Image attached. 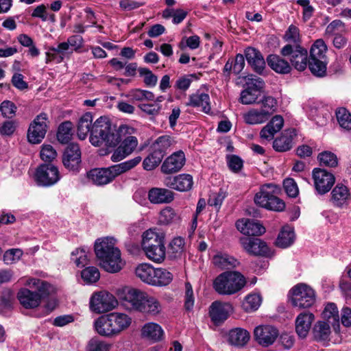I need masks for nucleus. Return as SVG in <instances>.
<instances>
[{"label":"nucleus","mask_w":351,"mask_h":351,"mask_svg":"<svg viewBox=\"0 0 351 351\" xmlns=\"http://www.w3.org/2000/svg\"><path fill=\"white\" fill-rule=\"evenodd\" d=\"M81 162V151L77 143H71L65 149L62 163L70 171H77Z\"/></svg>","instance_id":"21"},{"label":"nucleus","mask_w":351,"mask_h":351,"mask_svg":"<svg viewBox=\"0 0 351 351\" xmlns=\"http://www.w3.org/2000/svg\"><path fill=\"white\" fill-rule=\"evenodd\" d=\"M232 311L233 307L230 302L215 301L210 306L209 314L212 322L219 325L228 319Z\"/></svg>","instance_id":"19"},{"label":"nucleus","mask_w":351,"mask_h":351,"mask_svg":"<svg viewBox=\"0 0 351 351\" xmlns=\"http://www.w3.org/2000/svg\"><path fill=\"white\" fill-rule=\"evenodd\" d=\"M271 117V112L266 109H251L243 114L245 123L248 125L262 124L266 122Z\"/></svg>","instance_id":"29"},{"label":"nucleus","mask_w":351,"mask_h":351,"mask_svg":"<svg viewBox=\"0 0 351 351\" xmlns=\"http://www.w3.org/2000/svg\"><path fill=\"white\" fill-rule=\"evenodd\" d=\"M268 66L275 72L280 74H287L291 71V66L285 60L276 54H270L267 57Z\"/></svg>","instance_id":"30"},{"label":"nucleus","mask_w":351,"mask_h":351,"mask_svg":"<svg viewBox=\"0 0 351 351\" xmlns=\"http://www.w3.org/2000/svg\"><path fill=\"white\" fill-rule=\"evenodd\" d=\"M236 84L243 88H263L265 83L261 77L254 74H248L244 76H239Z\"/></svg>","instance_id":"41"},{"label":"nucleus","mask_w":351,"mask_h":351,"mask_svg":"<svg viewBox=\"0 0 351 351\" xmlns=\"http://www.w3.org/2000/svg\"><path fill=\"white\" fill-rule=\"evenodd\" d=\"M81 276L84 282L92 284L99 279L100 274L97 267H88L82 270Z\"/></svg>","instance_id":"55"},{"label":"nucleus","mask_w":351,"mask_h":351,"mask_svg":"<svg viewBox=\"0 0 351 351\" xmlns=\"http://www.w3.org/2000/svg\"><path fill=\"white\" fill-rule=\"evenodd\" d=\"M132 318L123 313L113 312L99 316L94 322L95 331L101 336L114 337L129 328Z\"/></svg>","instance_id":"3"},{"label":"nucleus","mask_w":351,"mask_h":351,"mask_svg":"<svg viewBox=\"0 0 351 351\" xmlns=\"http://www.w3.org/2000/svg\"><path fill=\"white\" fill-rule=\"evenodd\" d=\"M290 301L293 306L299 309L311 307L315 302V290L304 283H298L289 291Z\"/></svg>","instance_id":"10"},{"label":"nucleus","mask_w":351,"mask_h":351,"mask_svg":"<svg viewBox=\"0 0 351 351\" xmlns=\"http://www.w3.org/2000/svg\"><path fill=\"white\" fill-rule=\"evenodd\" d=\"M154 273L152 285L166 286L169 285L173 279L172 274L165 269L157 268Z\"/></svg>","instance_id":"46"},{"label":"nucleus","mask_w":351,"mask_h":351,"mask_svg":"<svg viewBox=\"0 0 351 351\" xmlns=\"http://www.w3.org/2000/svg\"><path fill=\"white\" fill-rule=\"evenodd\" d=\"M291 132L285 131L273 142V147L277 152H287L293 146Z\"/></svg>","instance_id":"38"},{"label":"nucleus","mask_w":351,"mask_h":351,"mask_svg":"<svg viewBox=\"0 0 351 351\" xmlns=\"http://www.w3.org/2000/svg\"><path fill=\"white\" fill-rule=\"evenodd\" d=\"M16 110V106L10 101H3L0 105V111L5 118H12L15 115Z\"/></svg>","instance_id":"62"},{"label":"nucleus","mask_w":351,"mask_h":351,"mask_svg":"<svg viewBox=\"0 0 351 351\" xmlns=\"http://www.w3.org/2000/svg\"><path fill=\"white\" fill-rule=\"evenodd\" d=\"M331 333L329 322L318 321L313 328L314 339L317 341H325L329 339Z\"/></svg>","instance_id":"39"},{"label":"nucleus","mask_w":351,"mask_h":351,"mask_svg":"<svg viewBox=\"0 0 351 351\" xmlns=\"http://www.w3.org/2000/svg\"><path fill=\"white\" fill-rule=\"evenodd\" d=\"M173 198V193L167 189L153 188L148 193V199L153 204L169 203Z\"/></svg>","instance_id":"31"},{"label":"nucleus","mask_w":351,"mask_h":351,"mask_svg":"<svg viewBox=\"0 0 351 351\" xmlns=\"http://www.w3.org/2000/svg\"><path fill=\"white\" fill-rule=\"evenodd\" d=\"M244 54L253 70L259 74L263 73L267 62L261 51L254 47H247L245 49Z\"/></svg>","instance_id":"24"},{"label":"nucleus","mask_w":351,"mask_h":351,"mask_svg":"<svg viewBox=\"0 0 351 351\" xmlns=\"http://www.w3.org/2000/svg\"><path fill=\"white\" fill-rule=\"evenodd\" d=\"M322 316L324 319H328L327 322H330V319L332 322H339V312L337 306L334 303L328 304L323 313Z\"/></svg>","instance_id":"58"},{"label":"nucleus","mask_w":351,"mask_h":351,"mask_svg":"<svg viewBox=\"0 0 351 351\" xmlns=\"http://www.w3.org/2000/svg\"><path fill=\"white\" fill-rule=\"evenodd\" d=\"M295 233L289 226L283 227L276 241V245L281 248H286L293 243Z\"/></svg>","instance_id":"40"},{"label":"nucleus","mask_w":351,"mask_h":351,"mask_svg":"<svg viewBox=\"0 0 351 351\" xmlns=\"http://www.w3.org/2000/svg\"><path fill=\"white\" fill-rule=\"evenodd\" d=\"M116 240L106 237L96 240L95 252L101 266L108 272L117 273L123 267L121 252L115 247Z\"/></svg>","instance_id":"2"},{"label":"nucleus","mask_w":351,"mask_h":351,"mask_svg":"<svg viewBox=\"0 0 351 351\" xmlns=\"http://www.w3.org/2000/svg\"><path fill=\"white\" fill-rule=\"evenodd\" d=\"M261 95V89H243L241 93V102L245 105L258 102L257 99Z\"/></svg>","instance_id":"49"},{"label":"nucleus","mask_w":351,"mask_h":351,"mask_svg":"<svg viewBox=\"0 0 351 351\" xmlns=\"http://www.w3.org/2000/svg\"><path fill=\"white\" fill-rule=\"evenodd\" d=\"M132 134H125L121 136L120 145L114 149L111 156L112 161L119 162L134 152L138 141L137 138Z\"/></svg>","instance_id":"17"},{"label":"nucleus","mask_w":351,"mask_h":351,"mask_svg":"<svg viewBox=\"0 0 351 351\" xmlns=\"http://www.w3.org/2000/svg\"><path fill=\"white\" fill-rule=\"evenodd\" d=\"M141 336L153 341H158L162 339L164 331L161 326L154 322L145 324L141 328Z\"/></svg>","instance_id":"32"},{"label":"nucleus","mask_w":351,"mask_h":351,"mask_svg":"<svg viewBox=\"0 0 351 351\" xmlns=\"http://www.w3.org/2000/svg\"><path fill=\"white\" fill-rule=\"evenodd\" d=\"M315 189L320 195L328 193L333 186L334 175L324 169L315 168L312 172Z\"/></svg>","instance_id":"16"},{"label":"nucleus","mask_w":351,"mask_h":351,"mask_svg":"<svg viewBox=\"0 0 351 351\" xmlns=\"http://www.w3.org/2000/svg\"><path fill=\"white\" fill-rule=\"evenodd\" d=\"M336 117L339 125L347 130H351V114L345 108L336 110Z\"/></svg>","instance_id":"53"},{"label":"nucleus","mask_w":351,"mask_h":351,"mask_svg":"<svg viewBox=\"0 0 351 351\" xmlns=\"http://www.w3.org/2000/svg\"><path fill=\"white\" fill-rule=\"evenodd\" d=\"M186 162L184 153L180 150L168 156L162 162L160 169L165 174H172L182 169Z\"/></svg>","instance_id":"22"},{"label":"nucleus","mask_w":351,"mask_h":351,"mask_svg":"<svg viewBox=\"0 0 351 351\" xmlns=\"http://www.w3.org/2000/svg\"><path fill=\"white\" fill-rule=\"evenodd\" d=\"M226 197V193L220 190L217 193L212 194L208 199V204L219 210Z\"/></svg>","instance_id":"64"},{"label":"nucleus","mask_w":351,"mask_h":351,"mask_svg":"<svg viewBox=\"0 0 351 351\" xmlns=\"http://www.w3.org/2000/svg\"><path fill=\"white\" fill-rule=\"evenodd\" d=\"M331 200L335 206H342L350 197L349 190L343 184H337L331 192Z\"/></svg>","instance_id":"42"},{"label":"nucleus","mask_w":351,"mask_h":351,"mask_svg":"<svg viewBox=\"0 0 351 351\" xmlns=\"http://www.w3.org/2000/svg\"><path fill=\"white\" fill-rule=\"evenodd\" d=\"M165 184L167 187L180 192L190 191L193 185V179L191 175L187 173L179 174L173 177H167L165 180Z\"/></svg>","instance_id":"23"},{"label":"nucleus","mask_w":351,"mask_h":351,"mask_svg":"<svg viewBox=\"0 0 351 351\" xmlns=\"http://www.w3.org/2000/svg\"><path fill=\"white\" fill-rule=\"evenodd\" d=\"M141 160L142 158L141 156H136L132 159L109 167L114 180L117 176L134 168L140 163Z\"/></svg>","instance_id":"34"},{"label":"nucleus","mask_w":351,"mask_h":351,"mask_svg":"<svg viewBox=\"0 0 351 351\" xmlns=\"http://www.w3.org/2000/svg\"><path fill=\"white\" fill-rule=\"evenodd\" d=\"M87 178L95 185H106L114 180L110 167L95 168L87 172Z\"/></svg>","instance_id":"26"},{"label":"nucleus","mask_w":351,"mask_h":351,"mask_svg":"<svg viewBox=\"0 0 351 351\" xmlns=\"http://www.w3.org/2000/svg\"><path fill=\"white\" fill-rule=\"evenodd\" d=\"M141 246L147 258L155 263H162L166 256L165 235L153 229H149L142 235Z\"/></svg>","instance_id":"5"},{"label":"nucleus","mask_w":351,"mask_h":351,"mask_svg":"<svg viewBox=\"0 0 351 351\" xmlns=\"http://www.w3.org/2000/svg\"><path fill=\"white\" fill-rule=\"evenodd\" d=\"M180 216L175 210L167 206L160 211L159 221L164 225H169L178 222Z\"/></svg>","instance_id":"48"},{"label":"nucleus","mask_w":351,"mask_h":351,"mask_svg":"<svg viewBox=\"0 0 351 351\" xmlns=\"http://www.w3.org/2000/svg\"><path fill=\"white\" fill-rule=\"evenodd\" d=\"M281 54L283 56H290L289 60L291 65L298 71H304L308 62V52L304 48L296 45H286L281 49Z\"/></svg>","instance_id":"13"},{"label":"nucleus","mask_w":351,"mask_h":351,"mask_svg":"<svg viewBox=\"0 0 351 351\" xmlns=\"http://www.w3.org/2000/svg\"><path fill=\"white\" fill-rule=\"evenodd\" d=\"M209 100L210 99L208 94H195L190 97L189 102L187 104L194 107L201 108L203 112L208 113L210 110Z\"/></svg>","instance_id":"45"},{"label":"nucleus","mask_w":351,"mask_h":351,"mask_svg":"<svg viewBox=\"0 0 351 351\" xmlns=\"http://www.w3.org/2000/svg\"><path fill=\"white\" fill-rule=\"evenodd\" d=\"M261 303V298L259 295L250 294L245 297L242 307L245 312H252L258 308Z\"/></svg>","instance_id":"50"},{"label":"nucleus","mask_w":351,"mask_h":351,"mask_svg":"<svg viewBox=\"0 0 351 351\" xmlns=\"http://www.w3.org/2000/svg\"><path fill=\"white\" fill-rule=\"evenodd\" d=\"M138 71L140 76L143 77V82L146 86H156L158 81V77L152 72L151 70L147 68L140 67L138 68Z\"/></svg>","instance_id":"56"},{"label":"nucleus","mask_w":351,"mask_h":351,"mask_svg":"<svg viewBox=\"0 0 351 351\" xmlns=\"http://www.w3.org/2000/svg\"><path fill=\"white\" fill-rule=\"evenodd\" d=\"M23 255V251L20 249H10L3 254V261L6 265H11L19 261Z\"/></svg>","instance_id":"60"},{"label":"nucleus","mask_w":351,"mask_h":351,"mask_svg":"<svg viewBox=\"0 0 351 351\" xmlns=\"http://www.w3.org/2000/svg\"><path fill=\"white\" fill-rule=\"evenodd\" d=\"M245 277L239 271H225L213 281V288L220 295H232L245 285Z\"/></svg>","instance_id":"7"},{"label":"nucleus","mask_w":351,"mask_h":351,"mask_svg":"<svg viewBox=\"0 0 351 351\" xmlns=\"http://www.w3.org/2000/svg\"><path fill=\"white\" fill-rule=\"evenodd\" d=\"M73 136V124L71 121H64L62 123L58 130L57 139L62 143H67Z\"/></svg>","instance_id":"47"},{"label":"nucleus","mask_w":351,"mask_h":351,"mask_svg":"<svg viewBox=\"0 0 351 351\" xmlns=\"http://www.w3.org/2000/svg\"><path fill=\"white\" fill-rule=\"evenodd\" d=\"M27 285L29 289H21L17 293L18 300L25 308L38 306L42 299L47 298L51 291V285L40 279H29Z\"/></svg>","instance_id":"4"},{"label":"nucleus","mask_w":351,"mask_h":351,"mask_svg":"<svg viewBox=\"0 0 351 351\" xmlns=\"http://www.w3.org/2000/svg\"><path fill=\"white\" fill-rule=\"evenodd\" d=\"M71 260L77 267H83L88 263V252L84 248L76 249L71 253Z\"/></svg>","instance_id":"54"},{"label":"nucleus","mask_w":351,"mask_h":351,"mask_svg":"<svg viewBox=\"0 0 351 351\" xmlns=\"http://www.w3.org/2000/svg\"><path fill=\"white\" fill-rule=\"evenodd\" d=\"M60 179V171L57 167L51 164H42L36 171V181L40 186H50Z\"/></svg>","instance_id":"14"},{"label":"nucleus","mask_w":351,"mask_h":351,"mask_svg":"<svg viewBox=\"0 0 351 351\" xmlns=\"http://www.w3.org/2000/svg\"><path fill=\"white\" fill-rule=\"evenodd\" d=\"M212 263L215 267L220 269H232L237 267L240 262L234 256L218 252L212 258Z\"/></svg>","instance_id":"28"},{"label":"nucleus","mask_w":351,"mask_h":351,"mask_svg":"<svg viewBox=\"0 0 351 351\" xmlns=\"http://www.w3.org/2000/svg\"><path fill=\"white\" fill-rule=\"evenodd\" d=\"M236 226L241 233L249 236H258L265 232V228L260 223L253 219H239L236 222Z\"/></svg>","instance_id":"25"},{"label":"nucleus","mask_w":351,"mask_h":351,"mask_svg":"<svg viewBox=\"0 0 351 351\" xmlns=\"http://www.w3.org/2000/svg\"><path fill=\"white\" fill-rule=\"evenodd\" d=\"M240 243L250 255L267 256L270 254V250L266 243L258 238L242 237Z\"/></svg>","instance_id":"18"},{"label":"nucleus","mask_w":351,"mask_h":351,"mask_svg":"<svg viewBox=\"0 0 351 351\" xmlns=\"http://www.w3.org/2000/svg\"><path fill=\"white\" fill-rule=\"evenodd\" d=\"M161 311L162 306L160 302L156 298L149 296L146 293L138 311L148 315L156 316L158 315Z\"/></svg>","instance_id":"33"},{"label":"nucleus","mask_w":351,"mask_h":351,"mask_svg":"<svg viewBox=\"0 0 351 351\" xmlns=\"http://www.w3.org/2000/svg\"><path fill=\"white\" fill-rule=\"evenodd\" d=\"M278 193L279 188L276 184H264L256 193L254 198V202L267 210L282 211L285 208V204L277 196Z\"/></svg>","instance_id":"8"},{"label":"nucleus","mask_w":351,"mask_h":351,"mask_svg":"<svg viewBox=\"0 0 351 351\" xmlns=\"http://www.w3.org/2000/svg\"><path fill=\"white\" fill-rule=\"evenodd\" d=\"M175 143L173 138L169 135L160 136L153 143L152 147L154 151L165 156L167 149Z\"/></svg>","instance_id":"43"},{"label":"nucleus","mask_w":351,"mask_h":351,"mask_svg":"<svg viewBox=\"0 0 351 351\" xmlns=\"http://www.w3.org/2000/svg\"><path fill=\"white\" fill-rule=\"evenodd\" d=\"M155 270L150 264L142 263L137 266L135 274L143 282L152 285Z\"/></svg>","instance_id":"44"},{"label":"nucleus","mask_w":351,"mask_h":351,"mask_svg":"<svg viewBox=\"0 0 351 351\" xmlns=\"http://www.w3.org/2000/svg\"><path fill=\"white\" fill-rule=\"evenodd\" d=\"M83 43L84 39L80 35L69 36L66 41L60 43L56 47H49L45 53V62H62L64 58H69L74 51H78L82 48Z\"/></svg>","instance_id":"6"},{"label":"nucleus","mask_w":351,"mask_h":351,"mask_svg":"<svg viewBox=\"0 0 351 351\" xmlns=\"http://www.w3.org/2000/svg\"><path fill=\"white\" fill-rule=\"evenodd\" d=\"M250 338L249 332L240 328L231 330L228 334L230 343L239 347L245 346L250 340Z\"/></svg>","instance_id":"36"},{"label":"nucleus","mask_w":351,"mask_h":351,"mask_svg":"<svg viewBox=\"0 0 351 351\" xmlns=\"http://www.w3.org/2000/svg\"><path fill=\"white\" fill-rule=\"evenodd\" d=\"M255 340L258 344L264 347H268L273 344L279 335L276 328L270 326H257L254 331Z\"/></svg>","instance_id":"20"},{"label":"nucleus","mask_w":351,"mask_h":351,"mask_svg":"<svg viewBox=\"0 0 351 351\" xmlns=\"http://www.w3.org/2000/svg\"><path fill=\"white\" fill-rule=\"evenodd\" d=\"M40 156L44 162L50 163L57 157V152L51 145H43Z\"/></svg>","instance_id":"61"},{"label":"nucleus","mask_w":351,"mask_h":351,"mask_svg":"<svg viewBox=\"0 0 351 351\" xmlns=\"http://www.w3.org/2000/svg\"><path fill=\"white\" fill-rule=\"evenodd\" d=\"M118 304L115 297L107 292L99 291L93 294L90 300V308L97 313L108 312Z\"/></svg>","instance_id":"12"},{"label":"nucleus","mask_w":351,"mask_h":351,"mask_svg":"<svg viewBox=\"0 0 351 351\" xmlns=\"http://www.w3.org/2000/svg\"><path fill=\"white\" fill-rule=\"evenodd\" d=\"M48 116L42 112L37 115L30 124L28 132V141L33 144L40 143L45 138L47 130Z\"/></svg>","instance_id":"15"},{"label":"nucleus","mask_w":351,"mask_h":351,"mask_svg":"<svg viewBox=\"0 0 351 351\" xmlns=\"http://www.w3.org/2000/svg\"><path fill=\"white\" fill-rule=\"evenodd\" d=\"M315 316L309 312L300 313L295 319V331L298 336L304 338L307 336Z\"/></svg>","instance_id":"27"},{"label":"nucleus","mask_w":351,"mask_h":351,"mask_svg":"<svg viewBox=\"0 0 351 351\" xmlns=\"http://www.w3.org/2000/svg\"><path fill=\"white\" fill-rule=\"evenodd\" d=\"M111 345L97 338L91 339L87 346V351H109Z\"/></svg>","instance_id":"57"},{"label":"nucleus","mask_w":351,"mask_h":351,"mask_svg":"<svg viewBox=\"0 0 351 351\" xmlns=\"http://www.w3.org/2000/svg\"><path fill=\"white\" fill-rule=\"evenodd\" d=\"M283 187L287 195L290 197H296L299 194V189L294 179L287 178L283 181Z\"/></svg>","instance_id":"59"},{"label":"nucleus","mask_w":351,"mask_h":351,"mask_svg":"<svg viewBox=\"0 0 351 351\" xmlns=\"http://www.w3.org/2000/svg\"><path fill=\"white\" fill-rule=\"evenodd\" d=\"M121 96L127 98V101L132 102L143 100L153 101L155 98L153 93L143 89H130L128 93H121Z\"/></svg>","instance_id":"37"},{"label":"nucleus","mask_w":351,"mask_h":351,"mask_svg":"<svg viewBox=\"0 0 351 351\" xmlns=\"http://www.w3.org/2000/svg\"><path fill=\"white\" fill-rule=\"evenodd\" d=\"M93 116L90 112L82 115L77 124V135L80 140H84L88 134H91Z\"/></svg>","instance_id":"35"},{"label":"nucleus","mask_w":351,"mask_h":351,"mask_svg":"<svg viewBox=\"0 0 351 351\" xmlns=\"http://www.w3.org/2000/svg\"><path fill=\"white\" fill-rule=\"evenodd\" d=\"M146 293L139 289L125 287L118 291L121 304L128 310L138 311Z\"/></svg>","instance_id":"11"},{"label":"nucleus","mask_w":351,"mask_h":351,"mask_svg":"<svg viewBox=\"0 0 351 351\" xmlns=\"http://www.w3.org/2000/svg\"><path fill=\"white\" fill-rule=\"evenodd\" d=\"M326 51V45L322 39L317 40L311 47L307 65L315 76L323 77L326 73L328 64Z\"/></svg>","instance_id":"9"},{"label":"nucleus","mask_w":351,"mask_h":351,"mask_svg":"<svg viewBox=\"0 0 351 351\" xmlns=\"http://www.w3.org/2000/svg\"><path fill=\"white\" fill-rule=\"evenodd\" d=\"M227 162L228 167L234 173H238L243 167V161L240 157L236 155L228 156Z\"/></svg>","instance_id":"63"},{"label":"nucleus","mask_w":351,"mask_h":351,"mask_svg":"<svg viewBox=\"0 0 351 351\" xmlns=\"http://www.w3.org/2000/svg\"><path fill=\"white\" fill-rule=\"evenodd\" d=\"M134 132V129L127 125H121L117 130L107 118L101 117L92 126L90 142L94 146L105 143L108 147H114L121 141L122 136Z\"/></svg>","instance_id":"1"},{"label":"nucleus","mask_w":351,"mask_h":351,"mask_svg":"<svg viewBox=\"0 0 351 351\" xmlns=\"http://www.w3.org/2000/svg\"><path fill=\"white\" fill-rule=\"evenodd\" d=\"M317 159L321 166L335 167L338 165L337 156L330 151H324L319 153Z\"/></svg>","instance_id":"51"},{"label":"nucleus","mask_w":351,"mask_h":351,"mask_svg":"<svg viewBox=\"0 0 351 351\" xmlns=\"http://www.w3.org/2000/svg\"><path fill=\"white\" fill-rule=\"evenodd\" d=\"M160 154H158L155 151L149 154L143 161V167L146 171H152L157 167L161 162L162 158Z\"/></svg>","instance_id":"52"}]
</instances>
